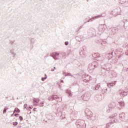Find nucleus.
I'll list each match as a JSON object with an SVG mask.
<instances>
[{
    "mask_svg": "<svg viewBox=\"0 0 128 128\" xmlns=\"http://www.w3.org/2000/svg\"><path fill=\"white\" fill-rule=\"evenodd\" d=\"M48 100L52 101V100H56L57 102H62V99L61 97L58 96V95H52V96H50L48 98Z\"/></svg>",
    "mask_w": 128,
    "mask_h": 128,
    "instance_id": "f257e3e1",
    "label": "nucleus"
},
{
    "mask_svg": "<svg viewBox=\"0 0 128 128\" xmlns=\"http://www.w3.org/2000/svg\"><path fill=\"white\" fill-rule=\"evenodd\" d=\"M98 62H94L89 64L88 68L90 70H94L96 68H98Z\"/></svg>",
    "mask_w": 128,
    "mask_h": 128,
    "instance_id": "f03ea898",
    "label": "nucleus"
},
{
    "mask_svg": "<svg viewBox=\"0 0 128 128\" xmlns=\"http://www.w3.org/2000/svg\"><path fill=\"white\" fill-rule=\"evenodd\" d=\"M34 102H36V104H34V106H44V104L42 102L39 103L40 102V99L38 98H34L33 99V104H34Z\"/></svg>",
    "mask_w": 128,
    "mask_h": 128,
    "instance_id": "7ed1b4c3",
    "label": "nucleus"
},
{
    "mask_svg": "<svg viewBox=\"0 0 128 128\" xmlns=\"http://www.w3.org/2000/svg\"><path fill=\"white\" fill-rule=\"evenodd\" d=\"M90 98V94L88 92H86L81 96L82 100H84V102H88Z\"/></svg>",
    "mask_w": 128,
    "mask_h": 128,
    "instance_id": "20e7f679",
    "label": "nucleus"
},
{
    "mask_svg": "<svg viewBox=\"0 0 128 128\" xmlns=\"http://www.w3.org/2000/svg\"><path fill=\"white\" fill-rule=\"evenodd\" d=\"M84 121L82 120H78L76 122V124L78 126V128H84Z\"/></svg>",
    "mask_w": 128,
    "mask_h": 128,
    "instance_id": "39448f33",
    "label": "nucleus"
},
{
    "mask_svg": "<svg viewBox=\"0 0 128 128\" xmlns=\"http://www.w3.org/2000/svg\"><path fill=\"white\" fill-rule=\"evenodd\" d=\"M86 116H88V118H90V120H92V112L90 110H86Z\"/></svg>",
    "mask_w": 128,
    "mask_h": 128,
    "instance_id": "423d86ee",
    "label": "nucleus"
},
{
    "mask_svg": "<svg viewBox=\"0 0 128 128\" xmlns=\"http://www.w3.org/2000/svg\"><path fill=\"white\" fill-rule=\"evenodd\" d=\"M60 56V54L56 52H54L52 54H50V56H52L54 58V60H58V56Z\"/></svg>",
    "mask_w": 128,
    "mask_h": 128,
    "instance_id": "0eeeda50",
    "label": "nucleus"
},
{
    "mask_svg": "<svg viewBox=\"0 0 128 128\" xmlns=\"http://www.w3.org/2000/svg\"><path fill=\"white\" fill-rule=\"evenodd\" d=\"M98 32H100V34H102V32H104V25H100L98 28Z\"/></svg>",
    "mask_w": 128,
    "mask_h": 128,
    "instance_id": "6e6552de",
    "label": "nucleus"
},
{
    "mask_svg": "<svg viewBox=\"0 0 128 128\" xmlns=\"http://www.w3.org/2000/svg\"><path fill=\"white\" fill-rule=\"evenodd\" d=\"M119 118L120 120H126V114L124 112H122L120 114Z\"/></svg>",
    "mask_w": 128,
    "mask_h": 128,
    "instance_id": "1a4fd4ad",
    "label": "nucleus"
},
{
    "mask_svg": "<svg viewBox=\"0 0 128 128\" xmlns=\"http://www.w3.org/2000/svg\"><path fill=\"white\" fill-rule=\"evenodd\" d=\"M116 106V104L114 102H112L108 105V107L111 108H114Z\"/></svg>",
    "mask_w": 128,
    "mask_h": 128,
    "instance_id": "9d476101",
    "label": "nucleus"
},
{
    "mask_svg": "<svg viewBox=\"0 0 128 128\" xmlns=\"http://www.w3.org/2000/svg\"><path fill=\"white\" fill-rule=\"evenodd\" d=\"M116 81L112 82H108L107 84L108 86H114L116 84Z\"/></svg>",
    "mask_w": 128,
    "mask_h": 128,
    "instance_id": "9b49d317",
    "label": "nucleus"
},
{
    "mask_svg": "<svg viewBox=\"0 0 128 128\" xmlns=\"http://www.w3.org/2000/svg\"><path fill=\"white\" fill-rule=\"evenodd\" d=\"M128 94V92H126L124 91L120 92V96L122 98H124V96H126Z\"/></svg>",
    "mask_w": 128,
    "mask_h": 128,
    "instance_id": "f8f14e48",
    "label": "nucleus"
},
{
    "mask_svg": "<svg viewBox=\"0 0 128 128\" xmlns=\"http://www.w3.org/2000/svg\"><path fill=\"white\" fill-rule=\"evenodd\" d=\"M106 16V13H103L102 14L98 15L97 16H95L94 18H102V16L104 17Z\"/></svg>",
    "mask_w": 128,
    "mask_h": 128,
    "instance_id": "ddd939ff",
    "label": "nucleus"
},
{
    "mask_svg": "<svg viewBox=\"0 0 128 128\" xmlns=\"http://www.w3.org/2000/svg\"><path fill=\"white\" fill-rule=\"evenodd\" d=\"M118 33V30L115 28H112L111 31V34H116Z\"/></svg>",
    "mask_w": 128,
    "mask_h": 128,
    "instance_id": "4468645a",
    "label": "nucleus"
},
{
    "mask_svg": "<svg viewBox=\"0 0 128 128\" xmlns=\"http://www.w3.org/2000/svg\"><path fill=\"white\" fill-rule=\"evenodd\" d=\"M98 98V100L99 102H100V100H102V99H104V96H102V95L98 96H96Z\"/></svg>",
    "mask_w": 128,
    "mask_h": 128,
    "instance_id": "2eb2a0df",
    "label": "nucleus"
},
{
    "mask_svg": "<svg viewBox=\"0 0 128 128\" xmlns=\"http://www.w3.org/2000/svg\"><path fill=\"white\" fill-rule=\"evenodd\" d=\"M66 94H68V96L70 98H72V91H70V90H67L66 92Z\"/></svg>",
    "mask_w": 128,
    "mask_h": 128,
    "instance_id": "dca6fc26",
    "label": "nucleus"
},
{
    "mask_svg": "<svg viewBox=\"0 0 128 128\" xmlns=\"http://www.w3.org/2000/svg\"><path fill=\"white\" fill-rule=\"evenodd\" d=\"M121 108H124V102H118Z\"/></svg>",
    "mask_w": 128,
    "mask_h": 128,
    "instance_id": "f3484780",
    "label": "nucleus"
},
{
    "mask_svg": "<svg viewBox=\"0 0 128 128\" xmlns=\"http://www.w3.org/2000/svg\"><path fill=\"white\" fill-rule=\"evenodd\" d=\"M112 78H116L117 76L116 73L114 72H111Z\"/></svg>",
    "mask_w": 128,
    "mask_h": 128,
    "instance_id": "a211bd4d",
    "label": "nucleus"
},
{
    "mask_svg": "<svg viewBox=\"0 0 128 128\" xmlns=\"http://www.w3.org/2000/svg\"><path fill=\"white\" fill-rule=\"evenodd\" d=\"M126 2H128V0H120V4H126Z\"/></svg>",
    "mask_w": 128,
    "mask_h": 128,
    "instance_id": "6ab92c4d",
    "label": "nucleus"
},
{
    "mask_svg": "<svg viewBox=\"0 0 128 128\" xmlns=\"http://www.w3.org/2000/svg\"><path fill=\"white\" fill-rule=\"evenodd\" d=\"M63 74H64H64H66L65 76H72V74L70 73L64 72Z\"/></svg>",
    "mask_w": 128,
    "mask_h": 128,
    "instance_id": "aec40b11",
    "label": "nucleus"
},
{
    "mask_svg": "<svg viewBox=\"0 0 128 128\" xmlns=\"http://www.w3.org/2000/svg\"><path fill=\"white\" fill-rule=\"evenodd\" d=\"M98 53H94V54H92V56L93 58H98Z\"/></svg>",
    "mask_w": 128,
    "mask_h": 128,
    "instance_id": "412c9836",
    "label": "nucleus"
},
{
    "mask_svg": "<svg viewBox=\"0 0 128 128\" xmlns=\"http://www.w3.org/2000/svg\"><path fill=\"white\" fill-rule=\"evenodd\" d=\"M117 116H118V114H114L113 115L112 117V120H116V117Z\"/></svg>",
    "mask_w": 128,
    "mask_h": 128,
    "instance_id": "4be33fe9",
    "label": "nucleus"
},
{
    "mask_svg": "<svg viewBox=\"0 0 128 128\" xmlns=\"http://www.w3.org/2000/svg\"><path fill=\"white\" fill-rule=\"evenodd\" d=\"M124 26H128V21L126 20L124 22Z\"/></svg>",
    "mask_w": 128,
    "mask_h": 128,
    "instance_id": "5701e85b",
    "label": "nucleus"
},
{
    "mask_svg": "<svg viewBox=\"0 0 128 128\" xmlns=\"http://www.w3.org/2000/svg\"><path fill=\"white\" fill-rule=\"evenodd\" d=\"M112 108L108 107V110H107L108 112H112Z\"/></svg>",
    "mask_w": 128,
    "mask_h": 128,
    "instance_id": "b1692460",
    "label": "nucleus"
},
{
    "mask_svg": "<svg viewBox=\"0 0 128 128\" xmlns=\"http://www.w3.org/2000/svg\"><path fill=\"white\" fill-rule=\"evenodd\" d=\"M95 18H94V17H93L92 18H90L89 20H88V22H90V20L92 22V20H94Z\"/></svg>",
    "mask_w": 128,
    "mask_h": 128,
    "instance_id": "393cba45",
    "label": "nucleus"
},
{
    "mask_svg": "<svg viewBox=\"0 0 128 128\" xmlns=\"http://www.w3.org/2000/svg\"><path fill=\"white\" fill-rule=\"evenodd\" d=\"M101 68H103V70H110V68H108V67L104 68V67L102 66Z\"/></svg>",
    "mask_w": 128,
    "mask_h": 128,
    "instance_id": "a878e982",
    "label": "nucleus"
},
{
    "mask_svg": "<svg viewBox=\"0 0 128 128\" xmlns=\"http://www.w3.org/2000/svg\"><path fill=\"white\" fill-rule=\"evenodd\" d=\"M14 112H20V110L18 108H15Z\"/></svg>",
    "mask_w": 128,
    "mask_h": 128,
    "instance_id": "bb28decb",
    "label": "nucleus"
},
{
    "mask_svg": "<svg viewBox=\"0 0 128 128\" xmlns=\"http://www.w3.org/2000/svg\"><path fill=\"white\" fill-rule=\"evenodd\" d=\"M6 110H8V108L6 107L3 110V114L6 112Z\"/></svg>",
    "mask_w": 128,
    "mask_h": 128,
    "instance_id": "cd10ccee",
    "label": "nucleus"
},
{
    "mask_svg": "<svg viewBox=\"0 0 128 128\" xmlns=\"http://www.w3.org/2000/svg\"><path fill=\"white\" fill-rule=\"evenodd\" d=\"M100 85L98 84V85H96V86L95 89H96V90H98V88H100Z\"/></svg>",
    "mask_w": 128,
    "mask_h": 128,
    "instance_id": "c85d7f7f",
    "label": "nucleus"
},
{
    "mask_svg": "<svg viewBox=\"0 0 128 128\" xmlns=\"http://www.w3.org/2000/svg\"><path fill=\"white\" fill-rule=\"evenodd\" d=\"M66 54L64 53L62 54V58H66Z\"/></svg>",
    "mask_w": 128,
    "mask_h": 128,
    "instance_id": "c756f323",
    "label": "nucleus"
},
{
    "mask_svg": "<svg viewBox=\"0 0 128 128\" xmlns=\"http://www.w3.org/2000/svg\"><path fill=\"white\" fill-rule=\"evenodd\" d=\"M18 122H13L12 124L13 126H18Z\"/></svg>",
    "mask_w": 128,
    "mask_h": 128,
    "instance_id": "7c9ffc66",
    "label": "nucleus"
},
{
    "mask_svg": "<svg viewBox=\"0 0 128 128\" xmlns=\"http://www.w3.org/2000/svg\"><path fill=\"white\" fill-rule=\"evenodd\" d=\"M26 106H28V104H24V108H26V110H28V108H26Z\"/></svg>",
    "mask_w": 128,
    "mask_h": 128,
    "instance_id": "2f4dec72",
    "label": "nucleus"
},
{
    "mask_svg": "<svg viewBox=\"0 0 128 128\" xmlns=\"http://www.w3.org/2000/svg\"><path fill=\"white\" fill-rule=\"evenodd\" d=\"M16 42V40L10 41V44H14V43Z\"/></svg>",
    "mask_w": 128,
    "mask_h": 128,
    "instance_id": "473e14b6",
    "label": "nucleus"
},
{
    "mask_svg": "<svg viewBox=\"0 0 128 128\" xmlns=\"http://www.w3.org/2000/svg\"><path fill=\"white\" fill-rule=\"evenodd\" d=\"M44 80H46V77H44L42 78V82H44Z\"/></svg>",
    "mask_w": 128,
    "mask_h": 128,
    "instance_id": "72a5a7b5",
    "label": "nucleus"
},
{
    "mask_svg": "<svg viewBox=\"0 0 128 128\" xmlns=\"http://www.w3.org/2000/svg\"><path fill=\"white\" fill-rule=\"evenodd\" d=\"M19 118H20V120H24V118H22V116H20Z\"/></svg>",
    "mask_w": 128,
    "mask_h": 128,
    "instance_id": "f704fd0d",
    "label": "nucleus"
},
{
    "mask_svg": "<svg viewBox=\"0 0 128 128\" xmlns=\"http://www.w3.org/2000/svg\"><path fill=\"white\" fill-rule=\"evenodd\" d=\"M10 54H14V50H10Z\"/></svg>",
    "mask_w": 128,
    "mask_h": 128,
    "instance_id": "c9c22d12",
    "label": "nucleus"
},
{
    "mask_svg": "<svg viewBox=\"0 0 128 128\" xmlns=\"http://www.w3.org/2000/svg\"><path fill=\"white\" fill-rule=\"evenodd\" d=\"M64 44L66 46H68V42H66L65 43H64Z\"/></svg>",
    "mask_w": 128,
    "mask_h": 128,
    "instance_id": "e433bc0d",
    "label": "nucleus"
},
{
    "mask_svg": "<svg viewBox=\"0 0 128 128\" xmlns=\"http://www.w3.org/2000/svg\"><path fill=\"white\" fill-rule=\"evenodd\" d=\"M84 80L86 82H90V79H85Z\"/></svg>",
    "mask_w": 128,
    "mask_h": 128,
    "instance_id": "4c0bfd02",
    "label": "nucleus"
},
{
    "mask_svg": "<svg viewBox=\"0 0 128 128\" xmlns=\"http://www.w3.org/2000/svg\"><path fill=\"white\" fill-rule=\"evenodd\" d=\"M20 116V114H14L15 116Z\"/></svg>",
    "mask_w": 128,
    "mask_h": 128,
    "instance_id": "58836bf2",
    "label": "nucleus"
},
{
    "mask_svg": "<svg viewBox=\"0 0 128 128\" xmlns=\"http://www.w3.org/2000/svg\"><path fill=\"white\" fill-rule=\"evenodd\" d=\"M118 52H120V51H118V50H116L115 54H116V52H117V54H118Z\"/></svg>",
    "mask_w": 128,
    "mask_h": 128,
    "instance_id": "ea45409f",
    "label": "nucleus"
},
{
    "mask_svg": "<svg viewBox=\"0 0 128 128\" xmlns=\"http://www.w3.org/2000/svg\"><path fill=\"white\" fill-rule=\"evenodd\" d=\"M126 54L128 56V50L126 52Z\"/></svg>",
    "mask_w": 128,
    "mask_h": 128,
    "instance_id": "a19ab883",
    "label": "nucleus"
},
{
    "mask_svg": "<svg viewBox=\"0 0 128 128\" xmlns=\"http://www.w3.org/2000/svg\"><path fill=\"white\" fill-rule=\"evenodd\" d=\"M32 106H30V108L31 110L32 108Z\"/></svg>",
    "mask_w": 128,
    "mask_h": 128,
    "instance_id": "79ce46f5",
    "label": "nucleus"
},
{
    "mask_svg": "<svg viewBox=\"0 0 128 128\" xmlns=\"http://www.w3.org/2000/svg\"><path fill=\"white\" fill-rule=\"evenodd\" d=\"M51 72H54V70L52 69Z\"/></svg>",
    "mask_w": 128,
    "mask_h": 128,
    "instance_id": "37998d69",
    "label": "nucleus"
},
{
    "mask_svg": "<svg viewBox=\"0 0 128 128\" xmlns=\"http://www.w3.org/2000/svg\"><path fill=\"white\" fill-rule=\"evenodd\" d=\"M109 64H106L105 66H108Z\"/></svg>",
    "mask_w": 128,
    "mask_h": 128,
    "instance_id": "c03bdc74",
    "label": "nucleus"
},
{
    "mask_svg": "<svg viewBox=\"0 0 128 128\" xmlns=\"http://www.w3.org/2000/svg\"><path fill=\"white\" fill-rule=\"evenodd\" d=\"M109 55H110V56H112V54H109Z\"/></svg>",
    "mask_w": 128,
    "mask_h": 128,
    "instance_id": "a18cd8bd",
    "label": "nucleus"
},
{
    "mask_svg": "<svg viewBox=\"0 0 128 128\" xmlns=\"http://www.w3.org/2000/svg\"><path fill=\"white\" fill-rule=\"evenodd\" d=\"M54 70H56V67L54 68Z\"/></svg>",
    "mask_w": 128,
    "mask_h": 128,
    "instance_id": "49530a36",
    "label": "nucleus"
},
{
    "mask_svg": "<svg viewBox=\"0 0 128 128\" xmlns=\"http://www.w3.org/2000/svg\"><path fill=\"white\" fill-rule=\"evenodd\" d=\"M82 54V52H80V54Z\"/></svg>",
    "mask_w": 128,
    "mask_h": 128,
    "instance_id": "de8ad7c7",
    "label": "nucleus"
},
{
    "mask_svg": "<svg viewBox=\"0 0 128 128\" xmlns=\"http://www.w3.org/2000/svg\"><path fill=\"white\" fill-rule=\"evenodd\" d=\"M61 82H64V80H61Z\"/></svg>",
    "mask_w": 128,
    "mask_h": 128,
    "instance_id": "09e8293b",
    "label": "nucleus"
},
{
    "mask_svg": "<svg viewBox=\"0 0 128 128\" xmlns=\"http://www.w3.org/2000/svg\"><path fill=\"white\" fill-rule=\"evenodd\" d=\"M122 50L121 52H122V50Z\"/></svg>",
    "mask_w": 128,
    "mask_h": 128,
    "instance_id": "8fccbe9b",
    "label": "nucleus"
},
{
    "mask_svg": "<svg viewBox=\"0 0 128 128\" xmlns=\"http://www.w3.org/2000/svg\"><path fill=\"white\" fill-rule=\"evenodd\" d=\"M15 112H14V114Z\"/></svg>",
    "mask_w": 128,
    "mask_h": 128,
    "instance_id": "3c124183",
    "label": "nucleus"
},
{
    "mask_svg": "<svg viewBox=\"0 0 128 128\" xmlns=\"http://www.w3.org/2000/svg\"><path fill=\"white\" fill-rule=\"evenodd\" d=\"M30 114H32V112H30Z\"/></svg>",
    "mask_w": 128,
    "mask_h": 128,
    "instance_id": "603ef678",
    "label": "nucleus"
},
{
    "mask_svg": "<svg viewBox=\"0 0 128 128\" xmlns=\"http://www.w3.org/2000/svg\"><path fill=\"white\" fill-rule=\"evenodd\" d=\"M87 0V2H88V0Z\"/></svg>",
    "mask_w": 128,
    "mask_h": 128,
    "instance_id": "864d4df0",
    "label": "nucleus"
},
{
    "mask_svg": "<svg viewBox=\"0 0 128 128\" xmlns=\"http://www.w3.org/2000/svg\"><path fill=\"white\" fill-rule=\"evenodd\" d=\"M120 110H122V108H120Z\"/></svg>",
    "mask_w": 128,
    "mask_h": 128,
    "instance_id": "5fc2aeb1",
    "label": "nucleus"
}]
</instances>
